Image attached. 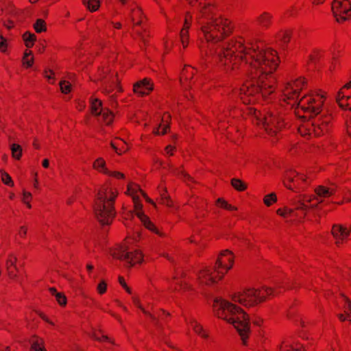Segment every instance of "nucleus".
<instances>
[{
    "label": "nucleus",
    "instance_id": "nucleus-1",
    "mask_svg": "<svg viewBox=\"0 0 351 351\" xmlns=\"http://www.w3.org/2000/svg\"><path fill=\"white\" fill-rule=\"evenodd\" d=\"M218 57L227 72L241 71L248 75L239 89L240 99L244 104H255L274 93L276 80L273 73L279 58L273 49L261 41L238 37L227 42Z\"/></svg>",
    "mask_w": 351,
    "mask_h": 351
},
{
    "label": "nucleus",
    "instance_id": "nucleus-2",
    "mask_svg": "<svg viewBox=\"0 0 351 351\" xmlns=\"http://www.w3.org/2000/svg\"><path fill=\"white\" fill-rule=\"evenodd\" d=\"M307 86V80L303 77H298L288 82L282 90V101L291 106H295V114L300 117H305L300 114L302 110L306 114H315L298 126L299 134L306 138L317 137L327 134L331 128L332 116L322 112L325 101V93L322 90L311 91L299 97L302 90Z\"/></svg>",
    "mask_w": 351,
    "mask_h": 351
},
{
    "label": "nucleus",
    "instance_id": "nucleus-3",
    "mask_svg": "<svg viewBox=\"0 0 351 351\" xmlns=\"http://www.w3.org/2000/svg\"><path fill=\"white\" fill-rule=\"evenodd\" d=\"M186 1L195 11V21L206 43H217L232 33V22L220 14L215 0Z\"/></svg>",
    "mask_w": 351,
    "mask_h": 351
},
{
    "label": "nucleus",
    "instance_id": "nucleus-4",
    "mask_svg": "<svg viewBox=\"0 0 351 351\" xmlns=\"http://www.w3.org/2000/svg\"><path fill=\"white\" fill-rule=\"evenodd\" d=\"M213 307L215 315L232 324L239 332L243 344L246 345L250 334L247 314L239 306L221 298L215 299Z\"/></svg>",
    "mask_w": 351,
    "mask_h": 351
},
{
    "label": "nucleus",
    "instance_id": "nucleus-5",
    "mask_svg": "<svg viewBox=\"0 0 351 351\" xmlns=\"http://www.w3.org/2000/svg\"><path fill=\"white\" fill-rule=\"evenodd\" d=\"M245 111L252 122L270 136L278 138L280 132L286 128L287 123L283 114L275 108L261 112L254 107H247Z\"/></svg>",
    "mask_w": 351,
    "mask_h": 351
},
{
    "label": "nucleus",
    "instance_id": "nucleus-6",
    "mask_svg": "<svg viewBox=\"0 0 351 351\" xmlns=\"http://www.w3.org/2000/svg\"><path fill=\"white\" fill-rule=\"evenodd\" d=\"M118 195L117 189L108 184L100 187L93 205L94 213L102 225H108L114 219L116 211L114 202Z\"/></svg>",
    "mask_w": 351,
    "mask_h": 351
},
{
    "label": "nucleus",
    "instance_id": "nucleus-7",
    "mask_svg": "<svg viewBox=\"0 0 351 351\" xmlns=\"http://www.w3.org/2000/svg\"><path fill=\"white\" fill-rule=\"evenodd\" d=\"M278 292L271 287L247 288L231 295V300L245 307H254L265 302Z\"/></svg>",
    "mask_w": 351,
    "mask_h": 351
},
{
    "label": "nucleus",
    "instance_id": "nucleus-8",
    "mask_svg": "<svg viewBox=\"0 0 351 351\" xmlns=\"http://www.w3.org/2000/svg\"><path fill=\"white\" fill-rule=\"evenodd\" d=\"M126 193L132 197L134 203V212L144 227L153 233L159 236H162V233L160 230L150 220L149 217L145 215L142 211L143 204L140 202V197L141 196L143 197L146 202L153 204L156 207V204L153 200L143 193L139 186L135 183L131 182L128 184Z\"/></svg>",
    "mask_w": 351,
    "mask_h": 351
},
{
    "label": "nucleus",
    "instance_id": "nucleus-9",
    "mask_svg": "<svg viewBox=\"0 0 351 351\" xmlns=\"http://www.w3.org/2000/svg\"><path fill=\"white\" fill-rule=\"evenodd\" d=\"M336 191L337 189L334 185L330 186L319 185L315 189L314 195H300L295 202V209L301 210L303 215H306L308 209L317 207L325 199L333 195Z\"/></svg>",
    "mask_w": 351,
    "mask_h": 351
},
{
    "label": "nucleus",
    "instance_id": "nucleus-10",
    "mask_svg": "<svg viewBox=\"0 0 351 351\" xmlns=\"http://www.w3.org/2000/svg\"><path fill=\"white\" fill-rule=\"evenodd\" d=\"M129 19L132 25V33L145 43L147 38L149 37V34L147 32L145 27L146 17L141 8L138 6L132 8Z\"/></svg>",
    "mask_w": 351,
    "mask_h": 351
},
{
    "label": "nucleus",
    "instance_id": "nucleus-11",
    "mask_svg": "<svg viewBox=\"0 0 351 351\" xmlns=\"http://www.w3.org/2000/svg\"><path fill=\"white\" fill-rule=\"evenodd\" d=\"M311 182V178L309 176L295 170L287 171L283 181L286 188L296 193L304 191Z\"/></svg>",
    "mask_w": 351,
    "mask_h": 351
},
{
    "label": "nucleus",
    "instance_id": "nucleus-12",
    "mask_svg": "<svg viewBox=\"0 0 351 351\" xmlns=\"http://www.w3.org/2000/svg\"><path fill=\"white\" fill-rule=\"evenodd\" d=\"M130 243V239L126 238L123 245L114 248L111 254L114 258L125 260L131 266L141 263L143 255L138 250L130 251L127 244Z\"/></svg>",
    "mask_w": 351,
    "mask_h": 351
},
{
    "label": "nucleus",
    "instance_id": "nucleus-13",
    "mask_svg": "<svg viewBox=\"0 0 351 351\" xmlns=\"http://www.w3.org/2000/svg\"><path fill=\"white\" fill-rule=\"evenodd\" d=\"M94 80L104 81L103 88L104 91L106 93H110L115 89L119 93L122 91V88L119 85L117 73H111L109 66L99 68Z\"/></svg>",
    "mask_w": 351,
    "mask_h": 351
},
{
    "label": "nucleus",
    "instance_id": "nucleus-14",
    "mask_svg": "<svg viewBox=\"0 0 351 351\" xmlns=\"http://www.w3.org/2000/svg\"><path fill=\"white\" fill-rule=\"evenodd\" d=\"M225 275L214 267H204L197 274V280L200 285L212 286L218 283Z\"/></svg>",
    "mask_w": 351,
    "mask_h": 351
},
{
    "label": "nucleus",
    "instance_id": "nucleus-15",
    "mask_svg": "<svg viewBox=\"0 0 351 351\" xmlns=\"http://www.w3.org/2000/svg\"><path fill=\"white\" fill-rule=\"evenodd\" d=\"M195 69L189 65L183 68L180 75V83L185 91L188 90H195L201 86L202 80L197 79V77L195 79Z\"/></svg>",
    "mask_w": 351,
    "mask_h": 351
},
{
    "label": "nucleus",
    "instance_id": "nucleus-16",
    "mask_svg": "<svg viewBox=\"0 0 351 351\" xmlns=\"http://www.w3.org/2000/svg\"><path fill=\"white\" fill-rule=\"evenodd\" d=\"M332 11L338 23H343L351 16V0H334Z\"/></svg>",
    "mask_w": 351,
    "mask_h": 351
},
{
    "label": "nucleus",
    "instance_id": "nucleus-17",
    "mask_svg": "<svg viewBox=\"0 0 351 351\" xmlns=\"http://www.w3.org/2000/svg\"><path fill=\"white\" fill-rule=\"evenodd\" d=\"M234 260L233 253L228 250H224L219 253L215 266L225 275L232 268Z\"/></svg>",
    "mask_w": 351,
    "mask_h": 351
},
{
    "label": "nucleus",
    "instance_id": "nucleus-18",
    "mask_svg": "<svg viewBox=\"0 0 351 351\" xmlns=\"http://www.w3.org/2000/svg\"><path fill=\"white\" fill-rule=\"evenodd\" d=\"M185 274L182 271H176L172 280L169 282V289L171 291L184 292L190 289Z\"/></svg>",
    "mask_w": 351,
    "mask_h": 351
},
{
    "label": "nucleus",
    "instance_id": "nucleus-19",
    "mask_svg": "<svg viewBox=\"0 0 351 351\" xmlns=\"http://www.w3.org/2000/svg\"><path fill=\"white\" fill-rule=\"evenodd\" d=\"M337 101L341 108L351 110V81L339 90L337 96Z\"/></svg>",
    "mask_w": 351,
    "mask_h": 351
},
{
    "label": "nucleus",
    "instance_id": "nucleus-20",
    "mask_svg": "<svg viewBox=\"0 0 351 351\" xmlns=\"http://www.w3.org/2000/svg\"><path fill=\"white\" fill-rule=\"evenodd\" d=\"M331 233L335 240V245L339 247L347 241L350 231L342 225L335 224L332 228Z\"/></svg>",
    "mask_w": 351,
    "mask_h": 351
},
{
    "label": "nucleus",
    "instance_id": "nucleus-21",
    "mask_svg": "<svg viewBox=\"0 0 351 351\" xmlns=\"http://www.w3.org/2000/svg\"><path fill=\"white\" fill-rule=\"evenodd\" d=\"M154 89V84L149 78H144L136 82L133 86V90L140 96L149 95Z\"/></svg>",
    "mask_w": 351,
    "mask_h": 351
},
{
    "label": "nucleus",
    "instance_id": "nucleus-22",
    "mask_svg": "<svg viewBox=\"0 0 351 351\" xmlns=\"http://www.w3.org/2000/svg\"><path fill=\"white\" fill-rule=\"evenodd\" d=\"M193 16L191 13L187 12L182 29L180 31V36L183 48H186L189 44V29L192 23Z\"/></svg>",
    "mask_w": 351,
    "mask_h": 351
},
{
    "label": "nucleus",
    "instance_id": "nucleus-23",
    "mask_svg": "<svg viewBox=\"0 0 351 351\" xmlns=\"http://www.w3.org/2000/svg\"><path fill=\"white\" fill-rule=\"evenodd\" d=\"M186 322L187 326L192 328L197 335L204 339H207L208 337V332L193 317H190L186 318Z\"/></svg>",
    "mask_w": 351,
    "mask_h": 351
},
{
    "label": "nucleus",
    "instance_id": "nucleus-24",
    "mask_svg": "<svg viewBox=\"0 0 351 351\" xmlns=\"http://www.w3.org/2000/svg\"><path fill=\"white\" fill-rule=\"evenodd\" d=\"M279 350L280 351H302L304 348L300 343H294L291 338H287L280 345Z\"/></svg>",
    "mask_w": 351,
    "mask_h": 351
},
{
    "label": "nucleus",
    "instance_id": "nucleus-25",
    "mask_svg": "<svg viewBox=\"0 0 351 351\" xmlns=\"http://www.w3.org/2000/svg\"><path fill=\"white\" fill-rule=\"evenodd\" d=\"M171 120V115L169 112H165L162 117V123L159 126L155 128L153 131L156 135L165 134L169 129V121Z\"/></svg>",
    "mask_w": 351,
    "mask_h": 351
},
{
    "label": "nucleus",
    "instance_id": "nucleus-26",
    "mask_svg": "<svg viewBox=\"0 0 351 351\" xmlns=\"http://www.w3.org/2000/svg\"><path fill=\"white\" fill-rule=\"evenodd\" d=\"M324 51L319 49H313L308 55L306 60L307 64L310 69L313 68L317 63L322 58Z\"/></svg>",
    "mask_w": 351,
    "mask_h": 351
},
{
    "label": "nucleus",
    "instance_id": "nucleus-27",
    "mask_svg": "<svg viewBox=\"0 0 351 351\" xmlns=\"http://www.w3.org/2000/svg\"><path fill=\"white\" fill-rule=\"evenodd\" d=\"M273 15L267 12H264L256 18L257 24L263 28L268 29L272 24Z\"/></svg>",
    "mask_w": 351,
    "mask_h": 351
},
{
    "label": "nucleus",
    "instance_id": "nucleus-28",
    "mask_svg": "<svg viewBox=\"0 0 351 351\" xmlns=\"http://www.w3.org/2000/svg\"><path fill=\"white\" fill-rule=\"evenodd\" d=\"M29 343L30 351H47L44 339L38 336H32L29 339Z\"/></svg>",
    "mask_w": 351,
    "mask_h": 351
},
{
    "label": "nucleus",
    "instance_id": "nucleus-29",
    "mask_svg": "<svg viewBox=\"0 0 351 351\" xmlns=\"http://www.w3.org/2000/svg\"><path fill=\"white\" fill-rule=\"evenodd\" d=\"M158 191L160 195V203L169 208L173 207V202L167 194L166 187L161 184L158 186Z\"/></svg>",
    "mask_w": 351,
    "mask_h": 351
},
{
    "label": "nucleus",
    "instance_id": "nucleus-30",
    "mask_svg": "<svg viewBox=\"0 0 351 351\" xmlns=\"http://www.w3.org/2000/svg\"><path fill=\"white\" fill-rule=\"evenodd\" d=\"M111 147L119 155L122 154L128 149V146L123 140L117 138L111 142Z\"/></svg>",
    "mask_w": 351,
    "mask_h": 351
},
{
    "label": "nucleus",
    "instance_id": "nucleus-31",
    "mask_svg": "<svg viewBox=\"0 0 351 351\" xmlns=\"http://www.w3.org/2000/svg\"><path fill=\"white\" fill-rule=\"evenodd\" d=\"M295 210L300 211L301 213L300 214H297V215H298L300 217H304L305 216L303 215L302 211L301 210H297L295 209V207L294 209H291L287 207L280 208L277 210L276 213L278 215L286 218L293 216Z\"/></svg>",
    "mask_w": 351,
    "mask_h": 351
},
{
    "label": "nucleus",
    "instance_id": "nucleus-32",
    "mask_svg": "<svg viewBox=\"0 0 351 351\" xmlns=\"http://www.w3.org/2000/svg\"><path fill=\"white\" fill-rule=\"evenodd\" d=\"M227 117V112H223L219 114H217L215 125H217V129L219 130H223L224 129L227 128V123L229 122L228 121L227 122L225 121V119Z\"/></svg>",
    "mask_w": 351,
    "mask_h": 351
},
{
    "label": "nucleus",
    "instance_id": "nucleus-33",
    "mask_svg": "<svg viewBox=\"0 0 351 351\" xmlns=\"http://www.w3.org/2000/svg\"><path fill=\"white\" fill-rule=\"evenodd\" d=\"M103 109L100 100L97 99H92L90 100V111L92 114L97 116L101 114Z\"/></svg>",
    "mask_w": 351,
    "mask_h": 351
},
{
    "label": "nucleus",
    "instance_id": "nucleus-34",
    "mask_svg": "<svg viewBox=\"0 0 351 351\" xmlns=\"http://www.w3.org/2000/svg\"><path fill=\"white\" fill-rule=\"evenodd\" d=\"M23 40L27 48H32L36 40V36L33 33L26 32L23 34Z\"/></svg>",
    "mask_w": 351,
    "mask_h": 351
},
{
    "label": "nucleus",
    "instance_id": "nucleus-35",
    "mask_svg": "<svg viewBox=\"0 0 351 351\" xmlns=\"http://www.w3.org/2000/svg\"><path fill=\"white\" fill-rule=\"evenodd\" d=\"M12 157L15 160H19L23 154V149L20 145L16 143H12L10 145Z\"/></svg>",
    "mask_w": 351,
    "mask_h": 351
},
{
    "label": "nucleus",
    "instance_id": "nucleus-36",
    "mask_svg": "<svg viewBox=\"0 0 351 351\" xmlns=\"http://www.w3.org/2000/svg\"><path fill=\"white\" fill-rule=\"evenodd\" d=\"M93 168L104 174L108 173V170L106 167V162L102 158H99L93 163Z\"/></svg>",
    "mask_w": 351,
    "mask_h": 351
},
{
    "label": "nucleus",
    "instance_id": "nucleus-37",
    "mask_svg": "<svg viewBox=\"0 0 351 351\" xmlns=\"http://www.w3.org/2000/svg\"><path fill=\"white\" fill-rule=\"evenodd\" d=\"M101 117V121L106 124H110L114 119V115L112 112L108 109H103L101 114H99Z\"/></svg>",
    "mask_w": 351,
    "mask_h": 351
},
{
    "label": "nucleus",
    "instance_id": "nucleus-38",
    "mask_svg": "<svg viewBox=\"0 0 351 351\" xmlns=\"http://www.w3.org/2000/svg\"><path fill=\"white\" fill-rule=\"evenodd\" d=\"M83 3L90 12H95L100 7L99 0H83Z\"/></svg>",
    "mask_w": 351,
    "mask_h": 351
},
{
    "label": "nucleus",
    "instance_id": "nucleus-39",
    "mask_svg": "<svg viewBox=\"0 0 351 351\" xmlns=\"http://www.w3.org/2000/svg\"><path fill=\"white\" fill-rule=\"evenodd\" d=\"M23 63L27 67H30L34 63V57L32 51L26 49L23 58Z\"/></svg>",
    "mask_w": 351,
    "mask_h": 351
},
{
    "label": "nucleus",
    "instance_id": "nucleus-40",
    "mask_svg": "<svg viewBox=\"0 0 351 351\" xmlns=\"http://www.w3.org/2000/svg\"><path fill=\"white\" fill-rule=\"evenodd\" d=\"M34 29L37 33L46 32L47 25L45 21L41 19H37L34 24Z\"/></svg>",
    "mask_w": 351,
    "mask_h": 351
},
{
    "label": "nucleus",
    "instance_id": "nucleus-41",
    "mask_svg": "<svg viewBox=\"0 0 351 351\" xmlns=\"http://www.w3.org/2000/svg\"><path fill=\"white\" fill-rule=\"evenodd\" d=\"M132 302L133 304L136 306L138 307V308H140L143 313L145 314V315H149L150 317H152V318H155L156 315L155 313H149L148 311H147L143 306L140 303V300H139V298L137 297V296H132Z\"/></svg>",
    "mask_w": 351,
    "mask_h": 351
},
{
    "label": "nucleus",
    "instance_id": "nucleus-42",
    "mask_svg": "<svg viewBox=\"0 0 351 351\" xmlns=\"http://www.w3.org/2000/svg\"><path fill=\"white\" fill-rule=\"evenodd\" d=\"M216 204L217 206L224 208L228 210H236L237 208L231 204H229L225 199L222 198L217 199L216 202Z\"/></svg>",
    "mask_w": 351,
    "mask_h": 351
},
{
    "label": "nucleus",
    "instance_id": "nucleus-43",
    "mask_svg": "<svg viewBox=\"0 0 351 351\" xmlns=\"http://www.w3.org/2000/svg\"><path fill=\"white\" fill-rule=\"evenodd\" d=\"M232 186L237 191H243L246 189V184L239 179L234 178L231 181Z\"/></svg>",
    "mask_w": 351,
    "mask_h": 351
},
{
    "label": "nucleus",
    "instance_id": "nucleus-44",
    "mask_svg": "<svg viewBox=\"0 0 351 351\" xmlns=\"http://www.w3.org/2000/svg\"><path fill=\"white\" fill-rule=\"evenodd\" d=\"M277 202V197L276 193H271L266 195L263 198V202L267 206H271Z\"/></svg>",
    "mask_w": 351,
    "mask_h": 351
},
{
    "label": "nucleus",
    "instance_id": "nucleus-45",
    "mask_svg": "<svg viewBox=\"0 0 351 351\" xmlns=\"http://www.w3.org/2000/svg\"><path fill=\"white\" fill-rule=\"evenodd\" d=\"M1 178L3 183L5 184V185H8L9 186H14V182L12 179L7 172L1 171Z\"/></svg>",
    "mask_w": 351,
    "mask_h": 351
},
{
    "label": "nucleus",
    "instance_id": "nucleus-46",
    "mask_svg": "<svg viewBox=\"0 0 351 351\" xmlns=\"http://www.w3.org/2000/svg\"><path fill=\"white\" fill-rule=\"evenodd\" d=\"M291 36V32L289 29L281 31L278 33V37L280 38L284 43H287L289 42Z\"/></svg>",
    "mask_w": 351,
    "mask_h": 351
},
{
    "label": "nucleus",
    "instance_id": "nucleus-47",
    "mask_svg": "<svg viewBox=\"0 0 351 351\" xmlns=\"http://www.w3.org/2000/svg\"><path fill=\"white\" fill-rule=\"evenodd\" d=\"M32 193L29 192H27L26 191H23V197H22V202L26 204L27 207L28 208H32V205L30 204V202L32 201Z\"/></svg>",
    "mask_w": 351,
    "mask_h": 351
},
{
    "label": "nucleus",
    "instance_id": "nucleus-48",
    "mask_svg": "<svg viewBox=\"0 0 351 351\" xmlns=\"http://www.w3.org/2000/svg\"><path fill=\"white\" fill-rule=\"evenodd\" d=\"M107 287H108V285H107L106 280H101L97 286V289H96L97 292L99 295H103L106 292Z\"/></svg>",
    "mask_w": 351,
    "mask_h": 351
},
{
    "label": "nucleus",
    "instance_id": "nucleus-49",
    "mask_svg": "<svg viewBox=\"0 0 351 351\" xmlns=\"http://www.w3.org/2000/svg\"><path fill=\"white\" fill-rule=\"evenodd\" d=\"M60 87L62 93H68L71 90V84L69 82L62 81L60 82Z\"/></svg>",
    "mask_w": 351,
    "mask_h": 351
},
{
    "label": "nucleus",
    "instance_id": "nucleus-50",
    "mask_svg": "<svg viewBox=\"0 0 351 351\" xmlns=\"http://www.w3.org/2000/svg\"><path fill=\"white\" fill-rule=\"evenodd\" d=\"M346 305H345V314L347 315V317L351 321V302L348 298H344Z\"/></svg>",
    "mask_w": 351,
    "mask_h": 351
},
{
    "label": "nucleus",
    "instance_id": "nucleus-51",
    "mask_svg": "<svg viewBox=\"0 0 351 351\" xmlns=\"http://www.w3.org/2000/svg\"><path fill=\"white\" fill-rule=\"evenodd\" d=\"M56 301L58 302V303L60 305V306H64L66 305V296L62 293H59L56 296Z\"/></svg>",
    "mask_w": 351,
    "mask_h": 351
},
{
    "label": "nucleus",
    "instance_id": "nucleus-52",
    "mask_svg": "<svg viewBox=\"0 0 351 351\" xmlns=\"http://www.w3.org/2000/svg\"><path fill=\"white\" fill-rule=\"evenodd\" d=\"M8 47V43L6 38H5L1 34H0V51L1 52H5Z\"/></svg>",
    "mask_w": 351,
    "mask_h": 351
},
{
    "label": "nucleus",
    "instance_id": "nucleus-53",
    "mask_svg": "<svg viewBox=\"0 0 351 351\" xmlns=\"http://www.w3.org/2000/svg\"><path fill=\"white\" fill-rule=\"evenodd\" d=\"M119 284L122 286V287L129 294H132V289L127 285L124 278L123 277L119 278Z\"/></svg>",
    "mask_w": 351,
    "mask_h": 351
},
{
    "label": "nucleus",
    "instance_id": "nucleus-54",
    "mask_svg": "<svg viewBox=\"0 0 351 351\" xmlns=\"http://www.w3.org/2000/svg\"><path fill=\"white\" fill-rule=\"evenodd\" d=\"M8 276L11 279H14L16 277V267H8L7 268Z\"/></svg>",
    "mask_w": 351,
    "mask_h": 351
},
{
    "label": "nucleus",
    "instance_id": "nucleus-55",
    "mask_svg": "<svg viewBox=\"0 0 351 351\" xmlns=\"http://www.w3.org/2000/svg\"><path fill=\"white\" fill-rule=\"evenodd\" d=\"M110 176L114 177L117 179H123L124 178V174L119 171H111L108 170V173H106Z\"/></svg>",
    "mask_w": 351,
    "mask_h": 351
},
{
    "label": "nucleus",
    "instance_id": "nucleus-56",
    "mask_svg": "<svg viewBox=\"0 0 351 351\" xmlns=\"http://www.w3.org/2000/svg\"><path fill=\"white\" fill-rule=\"evenodd\" d=\"M351 200V191H346L343 195V201L341 202H339V204H341L344 202H349Z\"/></svg>",
    "mask_w": 351,
    "mask_h": 351
},
{
    "label": "nucleus",
    "instance_id": "nucleus-57",
    "mask_svg": "<svg viewBox=\"0 0 351 351\" xmlns=\"http://www.w3.org/2000/svg\"><path fill=\"white\" fill-rule=\"evenodd\" d=\"M202 235L199 234H195L193 235L190 239L191 243H200L202 241Z\"/></svg>",
    "mask_w": 351,
    "mask_h": 351
},
{
    "label": "nucleus",
    "instance_id": "nucleus-58",
    "mask_svg": "<svg viewBox=\"0 0 351 351\" xmlns=\"http://www.w3.org/2000/svg\"><path fill=\"white\" fill-rule=\"evenodd\" d=\"M45 76L46 78L48 79V80H49V82L50 83H51V84L53 83V82H54V73H53V71H51V70L46 71Z\"/></svg>",
    "mask_w": 351,
    "mask_h": 351
},
{
    "label": "nucleus",
    "instance_id": "nucleus-59",
    "mask_svg": "<svg viewBox=\"0 0 351 351\" xmlns=\"http://www.w3.org/2000/svg\"><path fill=\"white\" fill-rule=\"evenodd\" d=\"M93 338L99 341H108L109 339L107 336L105 335H99V334L94 333L93 335Z\"/></svg>",
    "mask_w": 351,
    "mask_h": 351
},
{
    "label": "nucleus",
    "instance_id": "nucleus-60",
    "mask_svg": "<svg viewBox=\"0 0 351 351\" xmlns=\"http://www.w3.org/2000/svg\"><path fill=\"white\" fill-rule=\"evenodd\" d=\"M27 232V228L26 226H22L19 228V232H18V236L20 238L23 239V238L25 237Z\"/></svg>",
    "mask_w": 351,
    "mask_h": 351
},
{
    "label": "nucleus",
    "instance_id": "nucleus-61",
    "mask_svg": "<svg viewBox=\"0 0 351 351\" xmlns=\"http://www.w3.org/2000/svg\"><path fill=\"white\" fill-rule=\"evenodd\" d=\"M16 257L13 256H10L6 261V266H7V268L8 267H15L14 264L16 263Z\"/></svg>",
    "mask_w": 351,
    "mask_h": 351
},
{
    "label": "nucleus",
    "instance_id": "nucleus-62",
    "mask_svg": "<svg viewBox=\"0 0 351 351\" xmlns=\"http://www.w3.org/2000/svg\"><path fill=\"white\" fill-rule=\"evenodd\" d=\"M174 150H175V147H173L172 145H167L165 149L166 154L169 155V156H172L173 154Z\"/></svg>",
    "mask_w": 351,
    "mask_h": 351
},
{
    "label": "nucleus",
    "instance_id": "nucleus-63",
    "mask_svg": "<svg viewBox=\"0 0 351 351\" xmlns=\"http://www.w3.org/2000/svg\"><path fill=\"white\" fill-rule=\"evenodd\" d=\"M4 26L7 29H10L14 26V23L12 21L8 20V21L4 22Z\"/></svg>",
    "mask_w": 351,
    "mask_h": 351
},
{
    "label": "nucleus",
    "instance_id": "nucleus-64",
    "mask_svg": "<svg viewBox=\"0 0 351 351\" xmlns=\"http://www.w3.org/2000/svg\"><path fill=\"white\" fill-rule=\"evenodd\" d=\"M253 323L254 325L261 326L263 323V319L261 317H256L253 319Z\"/></svg>",
    "mask_w": 351,
    "mask_h": 351
}]
</instances>
